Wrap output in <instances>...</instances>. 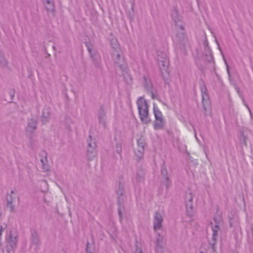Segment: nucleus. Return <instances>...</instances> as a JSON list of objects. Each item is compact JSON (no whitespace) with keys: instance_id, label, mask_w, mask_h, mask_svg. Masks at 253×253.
Here are the masks:
<instances>
[{"instance_id":"f257e3e1","label":"nucleus","mask_w":253,"mask_h":253,"mask_svg":"<svg viewBox=\"0 0 253 253\" xmlns=\"http://www.w3.org/2000/svg\"><path fill=\"white\" fill-rule=\"evenodd\" d=\"M138 113L141 122L147 124L150 121L149 117L148 106L146 100L142 97H140L137 101Z\"/></svg>"},{"instance_id":"f03ea898","label":"nucleus","mask_w":253,"mask_h":253,"mask_svg":"<svg viewBox=\"0 0 253 253\" xmlns=\"http://www.w3.org/2000/svg\"><path fill=\"white\" fill-rule=\"evenodd\" d=\"M110 44L112 47L115 49V52L113 53V57L116 64L122 71H125L126 69V65L124 56L119 53V50H120L121 49L117 39L113 38L110 41Z\"/></svg>"},{"instance_id":"7ed1b4c3","label":"nucleus","mask_w":253,"mask_h":253,"mask_svg":"<svg viewBox=\"0 0 253 253\" xmlns=\"http://www.w3.org/2000/svg\"><path fill=\"white\" fill-rule=\"evenodd\" d=\"M172 18L175 22L176 35L173 37V42L175 44L181 43L185 38V31L183 27V24L179 17L175 18L172 16Z\"/></svg>"},{"instance_id":"20e7f679","label":"nucleus","mask_w":253,"mask_h":253,"mask_svg":"<svg viewBox=\"0 0 253 253\" xmlns=\"http://www.w3.org/2000/svg\"><path fill=\"white\" fill-rule=\"evenodd\" d=\"M192 194L190 190H188L185 196L186 215L188 219L185 220V222H190L194 219L195 211L192 205Z\"/></svg>"},{"instance_id":"39448f33","label":"nucleus","mask_w":253,"mask_h":253,"mask_svg":"<svg viewBox=\"0 0 253 253\" xmlns=\"http://www.w3.org/2000/svg\"><path fill=\"white\" fill-rule=\"evenodd\" d=\"M213 221L214 223H213L212 222L211 223V227L212 231V242L210 243V244L212 246L213 249H214V245L215 244V242L218 236V232L220 229L219 226L222 223V218L221 215H216L214 217Z\"/></svg>"},{"instance_id":"423d86ee","label":"nucleus","mask_w":253,"mask_h":253,"mask_svg":"<svg viewBox=\"0 0 253 253\" xmlns=\"http://www.w3.org/2000/svg\"><path fill=\"white\" fill-rule=\"evenodd\" d=\"M157 61L163 77H164L165 75H168V67L169 65V61L167 54L164 52L161 53V55L158 54Z\"/></svg>"},{"instance_id":"0eeeda50","label":"nucleus","mask_w":253,"mask_h":253,"mask_svg":"<svg viewBox=\"0 0 253 253\" xmlns=\"http://www.w3.org/2000/svg\"><path fill=\"white\" fill-rule=\"evenodd\" d=\"M13 191H11L10 194H8L6 197L7 205L6 208L9 209L11 212H14L15 211V205L13 204L14 201L15 200V196Z\"/></svg>"},{"instance_id":"6e6552de","label":"nucleus","mask_w":253,"mask_h":253,"mask_svg":"<svg viewBox=\"0 0 253 253\" xmlns=\"http://www.w3.org/2000/svg\"><path fill=\"white\" fill-rule=\"evenodd\" d=\"M163 221L162 215L159 212H156L154 218V229L155 231L161 229Z\"/></svg>"},{"instance_id":"1a4fd4ad","label":"nucleus","mask_w":253,"mask_h":253,"mask_svg":"<svg viewBox=\"0 0 253 253\" xmlns=\"http://www.w3.org/2000/svg\"><path fill=\"white\" fill-rule=\"evenodd\" d=\"M96 145L95 142H91L88 140V147L87 149V156L89 159L94 158L97 154L96 149Z\"/></svg>"},{"instance_id":"9d476101","label":"nucleus","mask_w":253,"mask_h":253,"mask_svg":"<svg viewBox=\"0 0 253 253\" xmlns=\"http://www.w3.org/2000/svg\"><path fill=\"white\" fill-rule=\"evenodd\" d=\"M6 239L8 243V245L13 249L16 247L17 242V235L16 233H12L10 231L9 233L6 234Z\"/></svg>"},{"instance_id":"9b49d317","label":"nucleus","mask_w":253,"mask_h":253,"mask_svg":"<svg viewBox=\"0 0 253 253\" xmlns=\"http://www.w3.org/2000/svg\"><path fill=\"white\" fill-rule=\"evenodd\" d=\"M138 149L135 151V155L139 159L142 158L144 150L145 142L142 138H139L137 140Z\"/></svg>"},{"instance_id":"f8f14e48","label":"nucleus","mask_w":253,"mask_h":253,"mask_svg":"<svg viewBox=\"0 0 253 253\" xmlns=\"http://www.w3.org/2000/svg\"><path fill=\"white\" fill-rule=\"evenodd\" d=\"M200 89L201 91L203 107L206 109V106L209 103V95L207 92V89L205 84L201 85Z\"/></svg>"},{"instance_id":"ddd939ff","label":"nucleus","mask_w":253,"mask_h":253,"mask_svg":"<svg viewBox=\"0 0 253 253\" xmlns=\"http://www.w3.org/2000/svg\"><path fill=\"white\" fill-rule=\"evenodd\" d=\"M163 238L162 236H161L159 234H158V236L157 237V241L156 243V250L157 253H158V252L160 251H161L163 248Z\"/></svg>"},{"instance_id":"4468645a","label":"nucleus","mask_w":253,"mask_h":253,"mask_svg":"<svg viewBox=\"0 0 253 253\" xmlns=\"http://www.w3.org/2000/svg\"><path fill=\"white\" fill-rule=\"evenodd\" d=\"M153 112L155 120H163V116L159 108L154 104L153 107Z\"/></svg>"},{"instance_id":"2eb2a0df","label":"nucleus","mask_w":253,"mask_h":253,"mask_svg":"<svg viewBox=\"0 0 253 253\" xmlns=\"http://www.w3.org/2000/svg\"><path fill=\"white\" fill-rule=\"evenodd\" d=\"M165 122L164 119L163 120H155L154 127L155 129H162L165 126Z\"/></svg>"},{"instance_id":"dca6fc26","label":"nucleus","mask_w":253,"mask_h":253,"mask_svg":"<svg viewBox=\"0 0 253 253\" xmlns=\"http://www.w3.org/2000/svg\"><path fill=\"white\" fill-rule=\"evenodd\" d=\"M36 128V121L34 119H31L28 123L27 127V131L29 132H32Z\"/></svg>"},{"instance_id":"f3484780","label":"nucleus","mask_w":253,"mask_h":253,"mask_svg":"<svg viewBox=\"0 0 253 253\" xmlns=\"http://www.w3.org/2000/svg\"><path fill=\"white\" fill-rule=\"evenodd\" d=\"M88 51L90 53V57L92 58L93 61L95 63V61H97L100 60V57L97 53H94L93 54L91 49L87 45Z\"/></svg>"},{"instance_id":"a211bd4d","label":"nucleus","mask_w":253,"mask_h":253,"mask_svg":"<svg viewBox=\"0 0 253 253\" xmlns=\"http://www.w3.org/2000/svg\"><path fill=\"white\" fill-rule=\"evenodd\" d=\"M107 231L108 233L110 235L111 237L113 239H115V237L116 236V229L113 223L111 224L110 227L108 228Z\"/></svg>"},{"instance_id":"6ab92c4d","label":"nucleus","mask_w":253,"mask_h":253,"mask_svg":"<svg viewBox=\"0 0 253 253\" xmlns=\"http://www.w3.org/2000/svg\"><path fill=\"white\" fill-rule=\"evenodd\" d=\"M43 1L47 4L46 9L48 12L51 11L52 13L54 11V6L53 3L50 1V0H42Z\"/></svg>"},{"instance_id":"aec40b11","label":"nucleus","mask_w":253,"mask_h":253,"mask_svg":"<svg viewBox=\"0 0 253 253\" xmlns=\"http://www.w3.org/2000/svg\"><path fill=\"white\" fill-rule=\"evenodd\" d=\"M49 115V111L48 109L44 108L42 111V121L45 122L47 121L48 117Z\"/></svg>"},{"instance_id":"412c9836","label":"nucleus","mask_w":253,"mask_h":253,"mask_svg":"<svg viewBox=\"0 0 253 253\" xmlns=\"http://www.w3.org/2000/svg\"><path fill=\"white\" fill-rule=\"evenodd\" d=\"M43 153L45 155V157L44 158L41 159L40 161H41V162L42 166V169L44 170L47 171L48 170L49 168H48V166L46 164V154L44 152H43Z\"/></svg>"},{"instance_id":"4be33fe9","label":"nucleus","mask_w":253,"mask_h":253,"mask_svg":"<svg viewBox=\"0 0 253 253\" xmlns=\"http://www.w3.org/2000/svg\"><path fill=\"white\" fill-rule=\"evenodd\" d=\"M144 86L147 90H150L152 88V84L150 81L147 80L145 77L144 78Z\"/></svg>"},{"instance_id":"5701e85b","label":"nucleus","mask_w":253,"mask_h":253,"mask_svg":"<svg viewBox=\"0 0 253 253\" xmlns=\"http://www.w3.org/2000/svg\"><path fill=\"white\" fill-rule=\"evenodd\" d=\"M161 171H162V174L163 175L164 177L165 178L166 182L167 183H166L167 186H168L169 179H168V177L167 176V169H166V168L165 167H162V169H161Z\"/></svg>"},{"instance_id":"b1692460","label":"nucleus","mask_w":253,"mask_h":253,"mask_svg":"<svg viewBox=\"0 0 253 253\" xmlns=\"http://www.w3.org/2000/svg\"><path fill=\"white\" fill-rule=\"evenodd\" d=\"M0 63L2 66H5L6 65V61L5 59V58L3 56H0Z\"/></svg>"},{"instance_id":"393cba45","label":"nucleus","mask_w":253,"mask_h":253,"mask_svg":"<svg viewBox=\"0 0 253 253\" xmlns=\"http://www.w3.org/2000/svg\"><path fill=\"white\" fill-rule=\"evenodd\" d=\"M116 150L118 153L120 154L121 152V145L120 144H117Z\"/></svg>"},{"instance_id":"a878e982","label":"nucleus","mask_w":253,"mask_h":253,"mask_svg":"<svg viewBox=\"0 0 253 253\" xmlns=\"http://www.w3.org/2000/svg\"><path fill=\"white\" fill-rule=\"evenodd\" d=\"M86 253H92L89 249V244L88 243H87L86 248Z\"/></svg>"},{"instance_id":"bb28decb","label":"nucleus","mask_w":253,"mask_h":253,"mask_svg":"<svg viewBox=\"0 0 253 253\" xmlns=\"http://www.w3.org/2000/svg\"><path fill=\"white\" fill-rule=\"evenodd\" d=\"M134 253H142V252L141 249L136 246V249Z\"/></svg>"},{"instance_id":"cd10ccee","label":"nucleus","mask_w":253,"mask_h":253,"mask_svg":"<svg viewBox=\"0 0 253 253\" xmlns=\"http://www.w3.org/2000/svg\"><path fill=\"white\" fill-rule=\"evenodd\" d=\"M37 240V235H32V241L36 242Z\"/></svg>"},{"instance_id":"c85d7f7f","label":"nucleus","mask_w":253,"mask_h":253,"mask_svg":"<svg viewBox=\"0 0 253 253\" xmlns=\"http://www.w3.org/2000/svg\"><path fill=\"white\" fill-rule=\"evenodd\" d=\"M118 211H119V214L120 218V221L122 222L123 219H122V217L121 211V210L120 209H119Z\"/></svg>"},{"instance_id":"c756f323","label":"nucleus","mask_w":253,"mask_h":253,"mask_svg":"<svg viewBox=\"0 0 253 253\" xmlns=\"http://www.w3.org/2000/svg\"><path fill=\"white\" fill-rule=\"evenodd\" d=\"M103 119H104V115L101 114L100 116H99V120L100 122H102V121H103Z\"/></svg>"},{"instance_id":"7c9ffc66","label":"nucleus","mask_w":253,"mask_h":253,"mask_svg":"<svg viewBox=\"0 0 253 253\" xmlns=\"http://www.w3.org/2000/svg\"><path fill=\"white\" fill-rule=\"evenodd\" d=\"M117 192L119 195H121L123 194V190L121 189L120 188H119V189Z\"/></svg>"},{"instance_id":"2f4dec72","label":"nucleus","mask_w":253,"mask_h":253,"mask_svg":"<svg viewBox=\"0 0 253 253\" xmlns=\"http://www.w3.org/2000/svg\"><path fill=\"white\" fill-rule=\"evenodd\" d=\"M229 222H230V225L232 226L233 224V222H232L231 219L230 218H229Z\"/></svg>"},{"instance_id":"473e14b6","label":"nucleus","mask_w":253,"mask_h":253,"mask_svg":"<svg viewBox=\"0 0 253 253\" xmlns=\"http://www.w3.org/2000/svg\"><path fill=\"white\" fill-rule=\"evenodd\" d=\"M226 67H227V70L228 73L229 74L228 67L227 65H226Z\"/></svg>"},{"instance_id":"72a5a7b5","label":"nucleus","mask_w":253,"mask_h":253,"mask_svg":"<svg viewBox=\"0 0 253 253\" xmlns=\"http://www.w3.org/2000/svg\"><path fill=\"white\" fill-rule=\"evenodd\" d=\"M10 96H13V95H14L13 93L10 92Z\"/></svg>"},{"instance_id":"f704fd0d","label":"nucleus","mask_w":253,"mask_h":253,"mask_svg":"<svg viewBox=\"0 0 253 253\" xmlns=\"http://www.w3.org/2000/svg\"><path fill=\"white\" fill-rule=\"evenodd\" d=\"M89 138H90V139H91L92 137H91V135H89Z\"/></svg>"},{"instance_id":"c9c22d12","label":"nucleus","mask_w":253,"mask_h":253,"mask_svg":"<svg viewBox=\"0 0 253 253\" xmlns=\"http://www.w3.org/2000/svg\"><path fill=\"white\" fill-rule=\"evenodd\" d=\"M247 107H248V109H249V111H250V109H249V108L248 107V106H247ZM251 113V112H250Z\"/></svg>"},{"instance_id":"e433bc0d","label":"nucleus","mask_w":253,"mask_h":253,"mask_svg":"<svg viewBox=\"0 0 253 253\" xmlns=\"http://www.w3.org/2000/svg\"><path fill=\"white\" fill-rule=\"evenodd\" d=\"M175 15H177V12H176V11H175Z\"/></svg>"},{"instance_id":"4c0bfd02","label":"nucleus","mask_w":253,"mask_h":253,"mask_svg":"<svg viewBox=\"0 0 253 253\" xmlns=\"http://www.w3.org/2000/svg\"><path fill=\"white\" fill-rule=\"evenodd\" d=\"M200 253H205L204 252L201 251Z\"/></svg>"},{"instance_id":"58836bf2","label":"nucleus","mask_w":253,"mask_h":253,"mask_svg":"<svg viewBox=\"0 0 253 253\" xmlns=\"http://www.w3.org/2000/svg\"><path fill=\"white\" fill-rule=\"evenodd\" d=\"M195 137L196 138V139L198 140V138H197V136L195 134Z\"/></svg>"},{"instance_id":"ea45409f","label":"nucleus","mask_w":253,"mask_h":253,"mask_svg":"<svg viewBox=\"0 0 253 253\" xmlns=\"http://www.w3.org/2000/svg\"><path fill=\"white\" fill-rule=\"evenodd\" d=\"M225 63L226 64V61L224 60Z\"/></svg>"}]
</instances>
